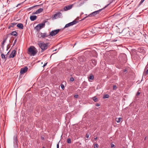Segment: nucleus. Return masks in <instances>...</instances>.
I'll use <instances>...</instances> for the list:
<instances>
[{
	"instance_id": "5701e85b",
	"label": "nucleus",
	"mask_w": 148,
	"mask_h": 148,
	"mask_svg": "<svg viewBox=\"0 0 148 148\" xmlns=\"http://www.w3.org/2000/svg\"><path fill=\"white\" fill-rule=\"evenodd\" d=\"M94 78V76L92 75H91L89 77L88 80L89 81H90V80H93Z\"/></svg>"
},
{
	"instance_id": "f257e3e1",
	"label": "nucleus",
	"mask_w": 148,
	"mask_h": 148,
	"mask_svg": "<svg viewBox=\"0 0 148 148\" xmlns=\"http://www.w3.org/2000/svg\"><path fill=\"white\" fill-rule=\"evenodd\" d=\"M38 45L39 47L41 49L42 52H43L47 48V43H45L43 42H39L38 43Z\"/></svg>"
},
{
	"instance_id": "c85d7f7f",
	"label": "nucleus",
	"mask_w": 148,
	"mask_h": 148,
	"mask_svg": "<svg viewBox=\"0 0 148 148\" xmlns=\"http://www.w3.org/2000/svg\"><path fill=\"white\" fill-rule=\"evenodd\" d=\"M74 80V78L73 77H71L70 78V81L71 82H73Z\"/></svg>"
},
{
	"instance_id": "de8ad7c7",
	"label": "nucleus",
	"mask_w": 148,
	"mask_h": 148,
	"mask_svg": "<svg viewBox=\"0 0 148 148\" xmlns=\"http://www.w3.org/2000/svg\"><path fill=\"white\" fill-rule=\"evenodd\" d=\"M33 8V7H32V8H30V9H31V8Z\"/></svg>"
},
{
	"instance_id": "a19ab883",
	"label": "nucleus",
	"mask_w": 148,
	"mask_h": 148,
	"mask_svg": "<svg viewBox=\"0 0 148 148\" xmlns=\"http://www.w3.org/2000/svg\"><path fill=\"white\" fill-rule=\"evenodd\" d=\"M33 14H38V12H37V11H36L35 12L33 13Z\"/></svg>"
},
{
	"instance_id": "f3484780",
	"label": "nucleus",
	"mask_w": 148,
	"mask_h": 148,
	"mask_svg": "<svg viewBox=\"0 0 148 148\" xmlns=\"http://www.w3.org/2000/svg\"><path fill=\"white\" fill-rule=\"evenodd\" d=\"M10 34L13 35L14 36H17V33L15 31H13L11 33H10Z\"/></svg>"
},
{
	"instance_id": "3c124183",
	"label": "nucleus",
	"mask_w": 148,
	"mask_h": 148,
	"mask_svg": "<svg viewBox=\"0 0 148 148\" xmlns=\"http://www.w3.org/2000/svg\"><path fill=\"white\" fill-rule=\"evenodd\" d=\"M42 138L44 139V138Z\"/></svg>"
},
{
	"instance_id": "c756f323",
	"label": "nucleus",
	"mask_w": 148,
	"mask_h": 148,
	"mask_svg": "<svg viewBox=\"0 0 148 148\" xmlns=\"http://www.w3.org/2000/svg\"><path fill=\"white\" fill-rule=\"evenodd\" d=\"M117 88V87L116 85H114L113 86V90H116Z\"/></svg>"
},
{
	"instance_id": "423d86ee",
	"label": "nucleus",
	"mask_w": 148,
	"mask_h": 148,
	"mask_svg": "<svg viewBox=\"0 0 148 148\" xmlns=\"http://www.w3.org/2000/svg\"><path fill=\"white\" fill-rule=\"evenodd\" d=\"M79 62L80 64H83L86 60L85 58L83 56H80L78 58Z\"/></svg>"
},
{
	"instance_id": "09e8293b",
	"label": "nucleus",
	"mask_w": 148,
	"mask_h": 148,
	"mask_svg": "<svg viewBox=\"0 0 148 148\" xmlns=\"http://www.w3.org/2000/svg\"><path fill=\"white\" fill-rule=\"evenodd\" d=\"M76 43H75V44H74V45H76Z\"/></svg>"
},
{
	"instance_id": "b1692460",
	"label": "nucleus",
	"mask_w": 148,
	"mask_h": 148,
	"mask_svg": "<svg viewBox=\"0 0 148 148\" xmlns=\"http://www.w3.org/2000/svg\"><path fill=\"white\" fill-rule=\"evenodd\" d=\"M147 66L146 67L145 70H146V72H144L143 73V75H146L148 73V69H147Z\"/></svg>"
},
{
	"instance_id": "473e14b6",
	"label": "nucleus",
	"mask_w": 148,
	"mask_h": 148,
	"mask_svg": "<svg viewBox=\"0 0 148 148\" xmlns=\"http://www.w3.org/2000/svg\"><path fill=\"white\" fill-rule=\"evenodd\" d=\"M89 136V134L87 133L86 134V137L87 138H88Z\"/></svg>"
},
{
	"instance_id": "2f4dec72",
	"label": "nucleus",
	"mask_w": 148,
	"mask_h": 148,
	"mask_svg": "<svg viewBox=\"0 0 148 148\" xmlns=\"http://www.w3.org/2000/svg\"><path fill=\"white\" fill-rule=\"evenodd\" d=\"M16 41H17V38H16L14 41V43H13V46H14V45H15L16 42Z\"/></svg>"
},
{
	"instance_id": "603ef678",
	"label": "nucleus",
	"mask_w": 148,
	"mask_h": 148,
	"mask_svg": "<svg viewBox=\"0 0 148 148\" xmlns=\"http://www.w3.org/2000/svg\"><path fill=\"white\" fill-rule=\"evenodd\" d=\"M42 138L44 139V138Z\"/></svg>"
},
{
	"instance_id": "0eeeda50",
	"label": "nucleus",
	"mask_w": 148,
	"mask_h": 148,
	"mask_svg": "<svg viewBox=\"0 0 148 148\" xmlns=\"http://www.w3.org/2000/svg\"><path fill=\"white\" fill-rule=\"evenodd\" d=\"M49 36L46 33H40L39 34L38 36L39 38H44L45 37H48Z\"/></svg>"
},
{
	"instance_id": "49530a36",
	"label": "nucleus",
	"mask_w": 148,
	"mask_h": 148,
	"mask_svg": "<svg viewBox=\"0 0 148 148\" xmlns=\"http://www.w3.org/2000/svg\"><path fill=\"white\" fill-rule=\"evenodd\" d=\"M6 40H7V38H5L4 39V40H3V41H6Z\"/></svg>"
},
{
	"instance_id": "c03bdc74",
	"label": "nucleus",
	"mask_w": 148,
	"mask_h": 148,
	"mask_svg": "<svg viewBox=\"0 0 148 148\" xmlns=\"http://www.w3.org/2000/svg\"><path fill=\"white\" fill-rule=\"evenodd\" d=\"M97 139V137H96L94 139L95 140H96Z\"/></svg>"
},
{
	"instance_id": "864d4df0",
	"label": "nucleus",
	"mask_w": 148,
	"mask_h": 148,
	"mask_svg": "<svg viewBox=\"0 0 148 148\" xmlns=\"http://www.w3.org/2000/svg\"><path fill=\"white\" fill-rule=\"evenodd\" d=\"M34 47L35 49V47Z\"/></svg>"
},
{
	"instance_id": "1a4fd4ad",
	"label": "nucleus",
	"mask_w": 148,
	"mask_h": 148,
	"mask_svg": "<svg viewBox=\"0 0 148 148\" xmlns=\"http://www.w3.org/2000/svg\"><path fill=\"white\" fill-rule=\"evenodd\" d=\"M28 70V68L27 67H25L21 69L20 73L21 74H23L27 72Z\"/></svg>"
},
{
	"instance_id": "c9c22d12",
	"label": "nucleus",
	"mask_w": 148,
	"mask_h": 148,
	"mask_svg": "<svg viewBox=\"0 0 148 148\" xmlns=\"http://www.w3.org/2000/svg\"><path fill=\"white\" fill-rule=\"evenodd\" d=\"M114 144H112V143H111V147L112 148H113V147H114Z\"/></svg>"
},
{
	"instance_id": "6e6552de",
	"label": "nucleus",
	"mask_w": 148,
	"mask_h": 148,
	"mask_svg": "<svg viewBox=\"0 0 148 148\" xmlns=\"http://www.w3.org/2000/svg\"><path fill=\"white\" fill-rule=\"evenodd\" d=\"M102 10V9H100L98 10L95 11L91 13L88 16H94L95 15H96L97 14H98L99 12Z\"/></svg>"
},
{
	"instance_id": "9d476101",
	"label": "nucleus",
	"mask_w": 148,
	"mask_h": 148,
	"mask_svg": "<svg viewBox=\"0 0 148 148\" xmlns=\"http://www.w3.org/2000/svg\"><path fill=\"white\" fill-rule=\"evenodd\" d=\"M16 54V51L15 50H13L9 56V58H13L15 56Z\"/></svg>"
},
{
	"instance_id": "6e6d98bb",
	"label": "nucleus",
	"mask_w": 148,
	"mask_h": 148,
	"mask_svg": "<svg viewBox=\"0 0 148 148\" xmlns=\"http://www.w3.org/2000/svg\"><path fill=\"white\" fill-rule=\"evenodd\" d=\"M123 148H125V147H123Z\"/></svg>"
},
{
	"instance_id": "f704fd0d",
	"label": "nucleus",
	"mask_w": 148,
	"mask_h": 148,
	"mask_svg": "<svg viewBox=\"0 0 148 148\" xmlns=\"http://www.w3.org/2000/svg\"><path fill=\"white\" fill-rule=\"evenodd\" d=\"M98 148V145L97 144H95L94 145V148Z\"/></svg>"
},
{
	"instance_id": "4468645a",
	"label": "nucleus",
	"mask_w": 148,
	"mask_h": 148,
	"mask_svg": "<svg viewBox=\"0 0 148 148\" xmlns=\"http://www.w3.org/2000/svg\"><path fill=\"white\" fill-rule=\"evenodd\" d=\"M37 16L35 15L31 16L30 17V19L32 21H34L36 19Z\"/></svg>"
},
{
	"instance_id": "f03ea898",
	"label": "nucleus",
	"mask_w": 148,
	"mask_h": 148,
	"mask_svg": "<svg viewBox=\"0 0 148 148\" xmlns=\"http://www.w3.org/2000/svg\"><path fill=\"white\" fill-rule=\"evenodd\" d=\"M47 22V21L44 20L42 23L38 24L36 25L35 27V29H36L37 31H39L41 29L45 27V23Z\"/></svg>"
},
{
	"instance_id": "5fc2aeb1",
	"label": "nucleus",
	"mask_w": 148,
	"mask_h": 148,
	"mask_svg": "<svg viewBox=\"0 0 148 148\" xmlns=\"http://www.w3.org/2000/svg\"><path fill=\"white\" fill-rule=\"evenodd\" d=\"M52 55H51V56Z\"/></svg>"
},
{
	"instance_id": "ddd939ff",
	"label": "nucleus",
	"mask_w": 148,
	"mask_h": 148,
	"mask_svg": "<svg viewBox=\"0 0 148 148\" xmlns=\"http://www.w3.org/2000/svg\"><path fill=\"white\" fill-rule=\"evenodd\" d=\"M62 14L60 12H58L54 14V16L56 18L60 17V16H61Z\"/></svg>"
},
{
	"instance_id": "79ce46f5",
	"label": "nucleus",
	"mask_w": 148,
	"mask_h": 148,
	"mask_svg": "<svg viewBox=\"0 0 148 148\" xmlns=\"http://www.w3.org/2000/svg\"><path fill=\"white\" fill-rule=\"evenodd\" d=\"M5 41H3V42H2V44L3 45Z\"/></svg>"
},
{
	"instance_id": "58836bf2",
	"label": "nucleus",
	"mask_w": 148,
	"mask_h": 148,
	"mask_svg": "<svg viewBox=\"0 0 148 148\" xmlns=\"http://www.w3.org/2000/svg\"><path fill=\"white\" fill-rule=\"evenodd\" d=\"M59 142H59L58 143L57 145V148H59Z\"/></svg>"
},
{
	"instance_id": "aec40b11",
	"label": "nucleus",
	"mask_w": 148,
	"mask_h": 148,
	"mask_svg": "<svg viewBox=\"0 0 148 148\" xmlns=\"http://www.w3.org/2000/svg\"><path fill=\"white\" fill-rule=\"evenodd\" d=\"M43 10V9L42 8H40L37 11V12L38 14L39 13L41 12H42Z\"/></svg>"
},
{
	"instance_id": "4c0bfd02",
	"label": "nucleus",
	"mask_w": 148,
	"mask_h": 148,
	"mask_svg": "<svg viewBox=\"0 0 148 148\" xmlns=\"http://www.w3.org/2000/svg\"><path fill=\"white\" fill-rule=\"evenodd\" d=\"M74 97L75 98H77L78 97V95H75L74 96Z\"/></svg>"
},
{
	"instance_id": "20e7f679",
	"label": "nucleus",
	"mask_w": 148,
	"mask_h": 148,
	"mask_svg": "<svg viewBox=\"0 0 148 148\" xmlns=\"http://www.w3.org/2000/svg\"><path fill=\"white\" fill-rule=\"evenodd\" d=\"M78 21L75 20L73 21V22H70L66 24L64 27V28L69 27L70 26H72L74 25H75L78 23Z\"/></svg>"
},
{
	"instance_id": "72a5a7b5",
	"label": "nucleus",
	"mask_w": 148,
	"mask_h": 148,
	"mask_svg": "<svg viewBox=\"0 0 148 148\" xmlns=\"http://www.w3.org/2000/svg\"><path fill=\"white\" fill-rule=\"evenodd\" d=\"M145 1V0H141L140 2L139 5H140L143 2Z\"/></svg>"
},
{
	"instance_id": "8fccbe9b",
	"label": "nucleus",
	"mask_w": 148,
	"mask_h": 148,
	"mask_svg": "<svg viewBox=\"0 0 148 148\" xmlns=\"http://www.w3.org/2000/svg\"><path fill=\"white\" fill-rule=\"evenodd\" d=\"M42 138L44 139V138Z\"/></svg>"
},
{
	"instance_id": "a878e982",
	"label": "nucleus",
	"mask_w": 148,
	"mask_h": 148,
	"mask_svg": "<svg viewBox=\"0 0 148 148\" xmlns=\"http://www.w3.org/2000/svg\"><path fill=\"white\" fill-rule=\"evenodd\" d=\"M1 58L3 59H5V60H6V58H5V55L3 53H2L1 54Z\"/></svg>"
},
{
	"instance_id": "f8f14e48",
	"label": "nucleus",
	"mask_w": 148,
	"mask_h": 148,
	"mask_svg": "<svg viewBox=\"0 0 148 148\" xmlns=\"http://www.w3.org/2000/svg\"><path fill=\"white\" fill-rule=\"evenodd\" d=\"M72 7V5H68L65 6L64 9L65 11H67L71 9Z\"/></svg>"
},
{
	"instance_id": "ea45409f",
	"label": "nucleus",
	"mask_w": 148,
	"mask_h": 148,
	"mask_svg": "<svg viewBox=\"0 0 148 148\" xmlns=\"http://www.w3.org/2000/svg\"><path fill=\"white\" fill-rule=\"evenodd\" d=\"M22 3H19L17 5V6H16V7H17L18 6V5H21Z\"/></svg>"
},
{
	"instance_id": "6ab92c4d",
	"label": "nucleus",
	"mask_w": 148,
	"mask_h": 148,
	"mask_svg": "<svg viewBox=\"0 0 148 148\" xmlns=\"http://www.w3.org/2000/svg\"><path fill=\"white\" fill-rule=\"evenodd\" d=\"M122 119V118H116L115 119V120L117 123H119L120 122Z\"/></svg>"
},
{
	"instance_id": "2eb2a0df",
	"label": "nucleus",
	"mask_w": 148,
	"mask_h": 148,
	"mask_svg": "<svg viewBox=\"0 0 148 148\" xmlns=\"http://www.w3.org/2000/svg\"><path fill=\"white\" fill-rule=\"evenodd\" d=\"M17 27L20 29H23V25L22 23H18L17 25Z\"/></svg>"
},
{
	"instance_id": "9b49d317",
	"label": "nucleus",
	"mask_w": 148,
	"mask_h": 148,
	"mask_svg": "<svg viewBox=\"0 0 148 148\" xmlns=\"http://www.w3.org/2000/svg\"><path fill=\"white\" fill-rule=\"evenodd\" d=\"M91 65L92 67H94L97 64V62L95 60L93 59L91 60Z\"/></svg>"
},
{
	"instance_id": "7c9ffc66",
	"label": "nucleus",
	"mask_w": 148,
	"mask_h": 148,
	"mask_svg": "<svg viewBox=\"0 0 148 148\" xmlns=\"http://www.w3.org/2000/svg\"><path fill=\"white\" fill-rule=\"evenodd\" d=\"M140 92H139V91H138L137 92L136 96L137 97L138 96V95H140Z\"/></svg>"
},
{
	"instance_id": "412c9836",
	"label": "nucleus",
	"mask_w": 148,
	"mask_h": 148,
	"mask_svg": "<svg viewBox=\"0 0 148 148\" xmlns=\"http://www.w3.org/2000/svg\"><path fill=\"white\" fill-rule=\"evenodd\" d=\"M16 23H12L11 24L10 26L8 28H10V27H13L15 25H16Z\"/></svg>"
},
{
	"instance_id": "dca6fc26",
	"label": "nucleus",
	"mask_w": 148,
	"mask_h": 148,
	"mask_svg": "<svg viewBox=\"0 0 148 148\" xmlns=\"http://www.w3.org/2000/svg\"><path fill=\"white\" fill-rule=\"evenodd\" d=\"M109 3L106 5L104 8L107 7L108 5H109L110 4L114 2H115V0H109L108 1Z\"/></svg>"
},
{
	"instance_id": "393cba45",
	"label": "nucleus",
	"mask_w": 148,
	"mask_h": 148,
	"mask_svg": "<svg viewBox=\"0 0 148 148\" xmlns=\"http://www.w3.org/2000/svg\"><path fill=\"white\" fill-rule=\"evenodd\" d=\"M109 97V96L108 94L105 95H103V98L104 99L108 98Z\"/></svg>"
},
{
	"instance_id": "bb28decb",
	"label": "nucleus",
	"mask_w": 148,
	"mask_h": 148,
	"mask_svg": "<svg viewBox=\"0 0 148 148\" xmlns=\"http://www.w3.org/2000/svg\"><path fill=\"white\" fill-rule=\"evenodd\" d=\"M67 143H68L70 144L71 143V139L70 138H68L67 140Z\"/></svg>"
},
{
	"instance_id": "7ed1b4c3",
	"label": "nucleus",
	"mask_w": 148,
	"mask_h": 148,
	"mask_svg": "<svg viewBox=\"0 0 148 148\" xmlns=\"http://www.w3.org/2000/svg\"><path fill=\"white\" fill-rule=\"evenodd\" d=\"M28 51L29 54L33 56L35 55L37 53V51L36 50L34 49L33 48L31 47H30L28 49Z\"/></svg>"
},
{
	"instance_id": "37998d69",
	"label": "nucleus",
	"mask_w": 148,
	"mask_h": 148,
	"mask_svg": "<svg viewBox=\"0 0 148 148\" xmlns=\"http://www.w3.org/2000/svg\"><path fill=\"white\" fill-rule=\"evenodd\" d=\"M47 63H45L43 65V66L44 67V66H45L47 65Z\"/></svg>"
},
{
	"instance_id": "4be33fe9",
	"label": "nucleus",
	"mask_w": 148,
	"mask_h": 148,
	"mask_svg": "<svg viewBox=\"0 0 148 148\" xmlns=\"http://www.w3.org/2000/svg\"><path fill=\"white\" fill-rule=\"evenodd\" d=\"M14 144H16V145L17 144V139L16 137L14 138Z\"/></svg>"
},
{
	"instance_id": "e433bc0d",
	"label": "nucleus",
	"mask_w": 148,
	"mask_h": 148,
	"mask_svg": "<svg viewBox=\"0 0 148 148\" xmlns=\"http://www.w3.org/2000/svg\"><path fill=\"white\" fill-rule=\"evenodd\" d=\"M61 87L62 89H64V86L62 84L61 85Z\"/></svg>"
},
{
	"instance_id": "a18cd8bd",
	"label": "nucleus",
	"mask_w": 148,
	"mask_h": 148,
	"mask_svg": "<svg viewBox=\"0 0 148 148\" xmlns=\"http://www.w3.org/2000/svg\"><path fill=\"white\" fill-rule=\"evenodd\" d=\"M96 106H99V104H97L96 105Z\"/></svg>"
},
{
	"instance_id": "39448f33",
	"label": "nucleus",
	"mask_w": 148,
	"mask_h": 148,
	"mask_svg": "<svg viewBox=\"0 0 148 148\" xmlns=\"http://www.w3.org/2000/svg\"><path fill=\"white\" fill-rule=\"evenodd\" d=\"M60 29H57L54 30L52 31L50 33L49 35L52 36H54L57 34L60 31Z\"/></svg>"
},
{
	"instance_id": "cd10ccee",
	"label": "nucleus",
	"mask_w": 148,
	"mask_h": 148,
	"mask_svg": "<svg viewBox=\"0 0 148 148\" xmlns=\"http://www.w3.org/2000/svg\"><path fill=\"white\" fill-rule=\"evenodd\" d=\"M93 99L95 102H97V101L98 99L97 98L94 97L93 98Z\"/></svg>"
},
{
	"instance_id": "a211bd4d",
	"label": "nucleus",
	"mask_w": 148,
	"mask_h": 148,
	"mask_svg": "<svg viewBox=\"0 0 148 148\" xmlns=\"http://www.w3.org/2000/svg\"><path fill=\"white\" fill-rule=\"evenodd\" d=\"M46 90H42V96H45L47 94V93L46 92Z\"/></svg>"
}]
</instances>
